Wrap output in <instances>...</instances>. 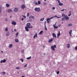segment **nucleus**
Segmentation results:
<instances>
[{
    "mask_svg": "<svg viewBox=\"0 0 77 77\" xmlns=\"http://www.w3.org/2000/svg\"><path fill=\"white\" fill-rule=\"evenodd\" d=\"M31 24L30 23H28L26 24V26L27 27H28V28H32V26H30Z\"/></svg>",
    "mask_w": 77,
    "mask_h": 77,
    "instance_id": "1",
    "label": "nucleus"
},
{
    "mask_svg": "<svg viewBox=\"0 0 77 77\" xmlns=\"http://www.w3.org/2000/svg\"><path fill=\"white\" fill-rule=\"evenodd\" d=\"M62 16L63 17H65V19L66 20H68L69 19V17H68L66 15H65L64 14H62Z\"/></svg>",
    "mask_w": 77,
    "mask_h": 77,
    "instance_id": "2",
    "label": "nucleus"
},
{
    "mask_svg": "<svg viewBox=\"0 0 77 77\" xmlns=\"http://www.w3.org/2000/svg\"><path fill=\"white\" fill-rule=\"evenodd\" d=\"M35 10L37 12H39L40 11V9L39 8H35Z\"/></svg>",
    "mask_w": 77,
    "mask_h": 77,
    "instance_id": "3",
    "label": "nucleus"
},
{
    "mask_svg": "<svg viewBox=\"0 0 77 77\" xmlns=\"http://www.w3.org/2000/svg\"><path fill=\"white\" fill-rule=\"evenodd\" d=\"M53 18V17H51L50 18H47V20H46L47 21V23H49V22H50V21L51 20V19H52Z\"/></svg>",
    "mask_w": 77,
    "mask_h": 77,
    "instance_id": "4",
    "label": "nucleus"
},
{
    "mask_svg": "<svg viewBox=\"0 0 77 77\" xmlns=\"http://www.w3.org/2000/svg\"><path fill=\"white\" fill-rule=\"evenodd\" d=\"M56 48V46L55 45H54V46H51V49H52L53 51H55V49H54V48Z\"/></svg>",
    "mask_w": 77,
    "mask_h": 77,
    "instance_id": "5",
    "label": "nucleus"
},
{
    "mask_svg": "<svg viewBox=\"0 0 77 77\" xmlns=\"http://www.w3.org/2000/svg\"><path fill=\"white\" fill-rule=\"evenodd\" d=\"M54 38H51V39H49L48 42L49 43L51 42L52 41H53L54 40Z\"/></svg>",
    "mask_w": 77,
    "mask_h": 77,
    "instance_id": "6",
    "label": "nucleus"
},
{
    "mask_svg": "<svg viewBox=\"0 0 77 77\" xmlns=\"http://www.w3.org/2000/svg\"><path fill=\"white\" fill-rule=\"evenodd\" d=\"M6 60L4 59L3 60H2L1 61V63H5L6 62Z\"/></svg>",
    "mask_w": 77,
    "mask_h": 77,
    "instance_id": "7",
    "label": "nucleus"
},
{
    "mask_svg": "<svg viewBox=\"0 0 77 77\" xmlns=\"http://www.w3.org/2000/svg\"><path fill=\"white\" fill-rule=\"evenodd\" d=\"M28 28V27L26 26L25 27V29L26 32H29V30Z\"/></svg>",
    "mask_w": 77,
    "mask_h": 77,
    "instance_id": "8",
    "label": "nucleus"
},
{
    "mask_svg": "<svg viewBox=\"0 0 77 77\" xmlns=\"http://www.w3.org/2000/svg\"><path fill=\"white\" fill-rule=\"evenodd\" d=\"M11 24L13 25H15L16 24V23L15 22H11Z\"/></svg>",
    "mask_w": 77,
    "mask_h": 77,
    "instance_id": "9",
    "label": "nucleus"
},
{
    "mask_svg": "<svg viewBox=\"0 0 77 77\" xmlns=\"http://www.w3.org/2000/svg\"><path fill=\"white\" fill-rule=\"evenodd\" d=\"M34 17L33 16H32V15L30 16L29 17V19H31L32 18H33L34 19Z\"/></svg>",
    "mask_w": 77,
    "mask_h": 77,
    "instance_id": "10",
    "label": "nucleus"
},
{
    "mask_svg": "<svg viewBox=\"0 0 77 77\" xmlns=\"http://www.w3.org/2000/svg\"><path fill=\"white\" fill-rule=\"evenodd\" d=\"M18 11V9L17 8H14V11H15V12H17Z\"/></svg>",
    "mask_w": 77,
    "mask_h": 77,
    "instance_id": "11",
    "label": "nucleus"
},
{
    "mask_svg": "<svg viewBox=\"0 0 77 77\" xmlns=\"http://www.w3.org/2000/svg\"><path fill=\"white\" fill-rule=\"evenodd\" d=\"M35 37L37 38L38 36L37 35V33H36L35 34V35H34V37H33V38H35Z\"/></svg>",
    "mask_w": 77,
    "mask_h": 77,
    "instance_id": "12",
    "label": "nucleus"
},
{
    "mask_svg": "<svg viewBox=\"0 0 77 77\" xmlns=\"http://www.w3.org/2000/svg\"><path fill=\"white\" fill-rule=\"evenodd\" d=\"M52 35L54 37L56 38V36L54 33H53L52 34Z\"/></svg>",
    "mask_w": 77,
    "mask_h": 77,
    "instance_id": "13",
    "label": "nucleus"
},
{
    "mask_svg": "<svg viewBox=\"0 0 77 77\" xmlns=\"http://www.w3.org/2000/svg\"><path fill=\"white\" fill-rule=\"evenodd\" d=\"M22 8L24 9L25 8V6L24 5H22L21 6Z\"/></svg>",
    "mask_w": 77,
    "mask_h": 77,
    "instance_id": "14",
    "label": "nucleus"
},
{
    "mask_svg": "<svg viewBox=\"0 0 77 77\" xmlns=\"http://www.w3.org/2000/svg\"><path fill=\"white\" fill-rule=\"evenodd\" d=\"M63 5V3H61L60 2L59 3V5L60 6H62Z\"/></svg>",
    "mask_w": 77,
    "mask_h": 77,
    "instance_id": "15",
    "label": "nucleus"
},
{
    "mask_svg": "<svg viewBox=\"0 0 77 77\" xmlns=\"http://www.w3.org/2000/svg\"><path fill=\"white\" fill-rule=\"evenodd\" d=\"M12 11V10L11 9H9L8 11V12L9 13L10 12H11Z\"/></svg>",
    "mask_w": 77,
    "mask_h": 77,
    "instance_id": "16",
    "label": "nucleus"
},
{
    "mask_svg": "<svg viewBox=\"0 0 77 77\" xmlns=\"http://www.w3.org/2000/svg\"><path fill=\"white\" fill-rule=\"evenodd\" d=\"M72 26V23H70L69 24H68L67 26L68 27L69 26Z\"/></svg>",
    "mask_w": 77,
    "mask_h": 77,
    "instance_id": "17",
    "label": "nucleus"
},
{
    "mask_svg": "<svg viewBox=\"0 0 77 77\" xmlns=\"http://www.w3.org/2000/svg\"><path fill=\"white\" fill-rule=\"evenodd\" d=\"M67 47L68 48H69L70 47V45L69 44H68L67 45Z\"/></svg>",
    "mask_w": 77,
    "mask_h": 77,
    "instance_id": "18",
    "label": "nucleus"
},
{
    "mask_svg": "<svg viewBox=\"0 0 77 77\" xmlns=\"http://www.w3.org/2000/svg\"><path fill=\"white\" fill-rule=\"evenodd\" d=\"M13 46L12 44H10L9 46V48H11Z\"/></svg>",
    "mask_w": 77,
    "mask_h": 77,
    "instance_id": "19",
    "label": "nucleus"
},
{
    "mask_svg": "<svg viewBox=\"0 0 77 77\" xmlns=\"http://www.w3.org/2000/svg\"><path fill=\"white\" fill-rule=\"evenodd\" d=\"M43 31L42 30L39 33V35H42V32H43Z\"/></svg>",
    "mask_w": 77,
    "mask_h": 77,
    "instance_id": "20",
    "label": "nucleus"
},
{
    "mask_svg": "<svg viewBox=\"0 0 77 77\" xmlns=\"http://www.w3.org/2000/svg\"><path fill=\"white\" fill-rule=\"evenodd\" d=\"M45 19V18H43L41 19L40 20V21H43Z\"/></svg>",
    "mask_w": 77,
    "mask_h": 77,
    "instance_id": "21",
    "label": "nucleus"
},
{
    "mask_svg": "<svg viewBox=\"0 0 77 77\" xmlns=\"http://www.w3.org/2000/svg\"><path fill=\"white\" fill-rule=\"evenodd\" d=\"M53 26H54V29L55 28L57 29V28L58 27V26H56L55 25H54Z\"/></svg>",
    "mask_w": 77,
    "mask_h": 77,
    "instance_id": "22",
    "label": "nucleus"
},
{
    "mask_svg": "<svg viewBox=\"0 0 77 77\" xmlns=\"http://www.w3.org/2000/svg\"><path fill=\"white\" fill-rule=\"evenodd\" d=\"M15 42H19V41H18V40L17 39H15Z\"/></svg>",
    "mask_w": 77,
    "mask_h": 77,
    "instance_id": "23",
    "label": "nucleus"
},
{
    "mask_svg": "<svg viewBox=\"0 0 77 77\" xmlns=\"http://www.w3.org/2000/svg\"><path fill=\"white\" fill-rule=\"evenodd\" d=\"M28 21L30 22H32V19H29Z\"/></svg>",
    "mask_w": 77,
    "mask_h": 77,
    "instance_id": "24",
    "label": "nucleus"
},
{
    "mask_svg": "<svg viewBox=\"0 0 77 77\" xmlns=\"http://www.w3.org/2000/svg\"><path fill=\"white\" fill-rule=\"evenodd\" d=\"M64 17L63 18H62V21H63V20H65V17Z\"/></svg>",
    "mask_w": 77,
    "mask_h": 77,
    "instance_id": "25",
    "label": "nucleus"
},
{
    "mask_svg": "<svg viewBox=\"0 0 77 77\" xmlns=\"http://www.w3.org/2000/svg\"><path fill=\"white\" fill-rule=\"evenodd\" d=\"M60 31H59L58 33L57 34V35H58V36H60Z\"/></svg>",
    "mask_w": 77,
    "mask_h": 77,
    "instance_id": "26",
    "label": "nucleus"
},
{
    "mask_svg": "<svg viewBox=\"0 0 77 77\" xmlns=\"http://www.w3.org/2000/svg\"><path fill=\"white\" fill-rule=\"evenodd\" d=\"M8 27H6V28H5V31H6V32H7V31H8Z\"/></svg>",
    "mask_w": 77,
    "mask_h": 77,
    "instance_id": "27",
    "label": "nucleus"
},
{
    "mask_svg": "<svg viewBox=\"0 0 77 77\" xmlns=\"http://www.w3.org/2000/svg\"><path fill=\"white\" fill-rule=\"evenodd\" d=\"M9 32H8L6 34V35L7 36H8L9 35Z\"/></svg>",
    "mask_w": 77,
    "mask_h": 77,
    "instance_id": "28",
    "label": "nucleus"
},
{
    "mask_svg": "<svg viewBox=\"0 0 77 77\" xmlns=\"http://www.w3.org/2000/svg\"><path fill=\"white\" fill-rule=\"evenodd\" d=\"M72 30H70V31H69V34H70L72 32Z\"/></svg>",
    "mask_w": 77,
    "mask_h": 77,
    "instance_id": "29",
    "label": "nucleus"
},
{
    "mask_svg": "<svg viewBox=\"0 0 77 77\" xmlns=\"http://www.w3.org/2000/svg\"><path fill=\"white\" fill-rule=\"evenodd\" d=\"M6 6L7 7H8L9 6V5L8 4H6Z\"/></svg>",
    "mask_w": 77,
    "mask_h": 77,
    "instance_id": "30",
    "label": "nucleus"
},
{
    "mask_svg": "<svg viewBox=\"0 0 77 77\" xmlns=\"http://www.w3.org/2000/svg\"><path fill=\"white\" fill-rule=\"evenodd\" d=\"M34 4L36 5H38V4L37 2H35Z\"/></svg>",
    "mask_w": 77,
    "mask_h": 77,
    "instance_id": "31",
    "label": "nucleus"
},
{
    "mask_svg": "<svg viewBox=\"0 0 77 77\" xmlns=\"http://www.w3.org/2000/svg\"><path fill=\"white\" fill-rule=\"evenodd\" d=\"M16 69H20V68L19 67H16Z\"/></svg>",
    "mask_w": 77,
    "mask_h": 77,
    "instance_id": "32",
    "label": "nucleus"
},
{
    "mask_svg": "<svg viewBox=\"0 0 77 77\" xmlns=\"http://www.w3.org/2000/svg\"><path fill=\"white\" fill-rule=\"evenodd\" d=\"M2 12V7H0V13Z\"/></svg>",
    "mask_w": 77,
    "mask_h": 77,
    "instance_id": "33",
    "label": "nucleus"
},
{
    "mask_svg": "<svg viewBox=\"0 0 77 77\" xmlns=\"http://www.w3.org/2000/svg\"><path fill=\"white\" fill-rule=\"evenodd\" d=\"M18 32L16 33L15 34V35H16V36L17 37L18 36Z\"/></svg>",
    "mask_w": 77,
    "mask_h": 77,
    "instance_id": "34",
    "label": "nucleus"
},
{
    "mask_svg": "<svg viewBox=\"0 0 77 77\" xmlns=\"http://www.w3.org/2000/svg\"><path fill=\"white\" fill-rule=\"evenodd\" d=\"M20 60H21L22 62H23V60L22 58H21L20 59Z\"/></svg>",
    "mask_w": 77,
    "mask_h": 77,
    "instance_id": "35",
    "label": "nucleus"
},
{
    "mask_svg": "<svg viewBox=\"0 0 77 77\" xmlns=\"http://www.w3.org/2000/svg\"><path fill=\"white\" fill-rule=\"evenodd\" d=\"M29 13H27V17H28L29 16Z\"/></svg>",
    "mask_w": 77,
    "mask_h": 77,
    "instance_id": "36",
    "label": "nucleus"
},
{
    "mask_svg": "<svg viewBox=\"0 0 77 77\" xmlns=\"http://www.w3.org/2000/svg\"><path fill=\"white\" fill-rule=\"evenodd\" d=\"M46 22L45 21L44 23L45 26H46Z\"/></svg>",
    "mask_w": 77,
    "mask_h": 77,
    "instance_id": "37",
    "label": "nucleus"
},
{
    "mask_svg": "<svg viewBox=\"0 0 77 77\" xmlns=\"http://www.w3.org/2000/svg\"><path fill=\"white\" fill-rule=\"evenodd\" d=\"M27 64H26L24 66V68H26V67H27Z\"/></svg>",
    "mask_w": 77,
    "mask_h": 77,
    "instance_id": "38",
    "label": "nucleus"
},
{
    "mask_svg": "<svg viewBox=\"0 0 77 77\" xmlns=\"http://www.w3.org/2000/svg\"><path fill=\"white\" fill-rule=\"evenodd\" d=\"M38 5H40L41 4V2L40 1H38Z\"/></svg>",
    "mask_w": 77,
    "mask_h": 77,
    "instance_id": "39",
    "label": "nucleus"
},
{
    "mask_svg": "<svg viewBox=\"0 0 77 77\" xmlns=\"http://www.w3.org/2000/svg\"><path fill=\"white\" fill-rule=\"evenodd\" d=\"M69 13H70L68 15V16H70L71 15V12L70 11L69 12Z\"/></svg>",
    "mask_w": 77,
    "mask_h": 77,
    "instance_id": "40",
    "label": "nucleus"
},
{
    "mask_svg": "<svg viewBox=\"0 0 77 77\" xmlns=\"http://www.w3.org/2000/svg\"><path fill=\"white\" fill-rule=\"evenodd\" d=\"M22 16L24 18H26V16L25 15H22Z\"/></svg>",
    "mask_w": 77,
    "mask_h": 77,
    "instance_id": "41",
    "label": "nucleus"
},
{
    "mask_svg": "<svg viewBox=\"0 0 77 77\" xmlns=\"http://www.w3.org/2000/svg\"><path fill=\"white\" fill-rule=\"evenodd\" d=\"M45 29L46 30H47L48 29H47V28H46V26H45Z\"/></svg>",
    "mask_w": 77,
    "mask_h": 77,
    "instance_id": "42",
    "label": "nucleus"
},
{
    "mask_svg": "<svg viewBox=\"0 0 77 77\" xmlns=\"http://www.w3.org/2000/svg\"><path fill=\"white\" fill-rule=\"evenodd\" d=\"M57 74L58 75L59 74V71H57Z\"/></svg>",
    "mask_w": 77,
    "mask_h": 77,
    "instance_id": "43",
    "label": "nucleus"
},
{
    "mask_svg": "<svg viewBox=\"0 0 77 77\" xmlns=\"http://www.w3.org/2000/svg\"><path fill=\"white\" fill-rule=\"evenodd\" d=\"M75 50H77V46H76L75 48Z\"/></svg>",
    "mask_w": 77,
    "mask_h": 77,
    "instance_id": "44",
    "label": "nucleus"
},
{
    "mask_svg": "<svg viewBox=\"0 0 77 77\" xmlns=\"http://www.w3.org/2000/svg\"><path fill=\"white\" fill-rule=\"evenodd\" d=\"M2 73H3V74H6V72H2Z\"/></svg>",
    "mask_w": 77,
    "mask_h": 77,
    "instance_id": "45",
    "label": "nucleus"
},
{
    "mask_svg": "<svg viewBox=\"0 0 77 77\" xmlns=\"http://www.w3.org/2000/svg\"><path fill=\"white\" fill-rule=\"evenodd\" d=\"M55 8L54 7H53L52 8V9L53 10H55Z\"/></svg>",
    "mask_w": 77,
    "mask_h": 77,
    "instance_id": "46",
    "label": "nucleus"
},
{
    "mask_svg": "<svg viewBox=\"0 0 77 77\" xmlns=\"http://www.w3.org/2000/svg\"><path fill=\"white\" fill-rule=\"evenodd\" d=\"M7 20H8V19L6 18H5V21H7Z\"/></svg>",
    "mask_w": 77,
    "mask_h": 77,
    "instance_id": "47",
    "label": "nucleus"
},
{
    "mask_svg": "<svg viewBox=\"0 0 77 77\" xmlns=\"http://www.w3.org/2000/svg\"><path fill=\"white\" fill-rule=\"evenodd\" d=\"M61 26V24H59V25H58V26L59 27H60Z\"/></svg>",
    "mask_w": 77,
    "mask_h": 77,
    "instance_id": "48",
    "label": "nucleus"
},
{
    "mask_svg": "<svg viewBox=\"0 0 77 77\" xmlns=\"http://www.w3.org/2000/svg\"><path fill=\"white\" fill-rule=\"evenodd\" d=\"M21 52H22V53H23L24 52V51L23 50H21Z\"/></svg>",
    "mask_w": 77,
    "mask_h": 77,
    "instance_id": "49",
    "label": "nucleus"
},
{
    "mask_svg": "<svg viewBox=\"0 0 77 77\" xmlns=\"http://www.w3.org/2000/svg\"><path fill=\"white\" fill-rule=\"evenodd\" d=\"M58 2V3L60 2V0H57Z\"/></svg>",
    "mask_w": 77,
    "mask_h": 77,
    "instance_id": "50",
    "label": "nucleus"
},
{
    "mask_svg": "<svg viewBox=\"0 0 77 77\" xmlns=\"http://www.w3.org/2000/svg\"><path fill=\"white\" fill-rule=\"evenodd\" d=\"M54 17H57V15H55V16H54Z\"/></svg>",
    "mask_w": 77,
    "mask_h": 77,
    "instance_id": "51",
    "label": "nucleus"
},
{
    "mask_svg": "<svg viewBox=\"0 0 77 77\" xmlns=\"http://www.w3.org/2000/svg\"><path fill=\"white\" fill-rule=\"evenodd\" d=\"M65 10L64 9H63L61 11H64Z\"/></svg>",
    "mask_w": 77,
    "mask_h": 77,
    "instance_id": "52",
    "label": "nucleus"
},
{
    "mask_svg": "<svg viewBox=\"0 0 77 77\" xmlns=\"http://www.w3.org/2000/svg\"><path fill=\"white\" fill-rule=\"evenodd\" d=\"M61 17H57V18H60Z\"/></svg>",
    "mask_w": 77,
    "mask_h": 77,
    "instance_id": "53",
    "label": "nucleus"
},
{
    "mask_svg": "<svg viewBox=\"0 0 77 77\" xmlns=\"http://www.w3.org/2000/svg\"><path fill=\"white\" fill-rule=\"evenodd\" d=\"M1 53H3V51H1Z\"/></svg>",
    "mask_w": 77,
    "mask_h": 77,
    "instance_id": "54",
    "label": "nucleus"
},
{
    "mask_svg": "<svg viewBox=\"0 0 77 77\" xmlns=\"http://www.w3.org/2000/svg\"><path fill=\"white\" fill-rule=\"evenodd\" d=\"M23 21L24 20V19L23 18H22L21 19Z\"/></svg>",
    "mask_w": 77,
    "mask_h": 77,
    "instance_id": "55",
    "label": "nucleus"
},
{
    "mask_svg": "<svg viewBox=\"0 0 77 77\" xmlns=\"http://www.w3.org/2000/svg\"><path fill=\"white\" fill-rule=\"evenodd\" d=\"M27 58H31V57H27Z\"/></svg>",
    "mask_w": 77,
    "mask_h": 77,
    "instance_id": "56",
    "label": "nucleus"
},
{
    "mask_svg": "<svg viewBox=\"0 0 77 77\" xmlns=\"http://www.w3.org/2000/svg\"><path fill=\"white\" fill-rule=\"evenodd\" d=\"M46 3H45L44 4V5H46Z\"/></svg>",
    "mask_w": 77,
    "mask_h": 77,
    "instance_id": "57",
    "label": "nucleus"
},
{
    "mask_svg": "<svg viewBox=\"0 0 77 77\" xmlns=\"http://www.w3.org/2000/svg\"><path fill=\"white\" fill-rule=\"evenodd\" d=\"M30 58H27V59H30Z\"/></svg>",
    "mask_w": 77,
    "mask_h": 77,
    "instance_id": "58",
    "label": "nucleus"
},
{
    "mask_svg": "<svg viewBox=\"0 0 77 77\" xmlns=\"http://www.w3.org/2000/svg\"><path fill=\"white\" fill-rule=\"evenodd\" d=\"M14 31L15 32H16V29H14Z\"/></svg>",
    "mask_w": 77,
    "mask_h": 77,
    "instance_id": "59",
    "label": "nucleus"
},
{
    "mask_svg": "<svg viewBox=\"0 0 77 77\" xmlns=\"http://www.w3.org/2000/svg\"><path fill=\"white\" fill-rule=\"evenodd\" d=\"M70 36H72V35H71V34H69Z\"/></svg>",
    "mask_w": 77,
    "mask_h": 77,
    "instance_id": "60",
    "label": "nucleus"
},
{
    "mask_svg": "<svg viewBox=\"0 0 77 77\" xmlns=\"http://www.w3.org/2000/svg\"><path fill=\"white\" fill-rule=\"evenodd\" d=\"M59 36L58 35H57V37H58Z\"/></svg>",
    "mask_w": 77,
    "mask_h": 77,
    "instance_id": "61",
    "label": "nucleus"
},
{
    "mask_svg": "<svg viewBox=\"0 0 77 77\" xmlns=\"http://www.w3.org/2000/svg\"><path fill=\"white\" fill-rule=\"evenodd\" d=\"M45 53H44V55H45Z\"/></svg>",
    "mask_w": 77,
    "mask_h": 77,
    "instance_id": "62",
    "label": "nucleus"
},
{
    "mask_svg": "<svg viewBox=\"0 0 77 77\" xmlns=\"http://www.w3.org/2000/svg\"><path fill=\"white\" fill-rule=\"evenodd\" d=\"M22 77H24V76H22Z\"/></svg>",
    "mask_w": 77,
    "mask_h": 77,
    "instance_id": "63",
    "label": "nucleus"
},
{
    "mask_svg": "<svg viewBox=\"0 0 77 77\" xmlns=\"http://www.w3.org/2000/svg\"><path fill=\"white\" fill-rule=\"evenodd\" d=\"M11 17L10 16V18H11Z\"/></svg>",
    "mask_w": 77,
    "mask_h": 77,
    "instance_id": "64",
    "label": "nucleus"
}]
</instances>
